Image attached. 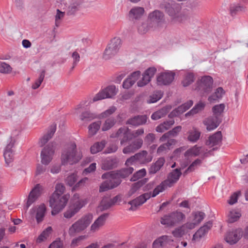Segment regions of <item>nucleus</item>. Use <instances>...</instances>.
I'll use <instances>...</instances> for the list:
<instances>
[{"label":"nucleus","mask_w":248,"mask_h":248,"mask_svg":"<svg viewBox=\"0 0 248 248\" xmlns=\"http://www.w3.org/2000/svg\"><path fill=\"white\" fill-rule=\"evenodd\" d=\"M147 120L148 117L145 115H138L128 119L127 124L134 126H139L145 124Z\"/></svg>","instance_id":"obj_29"},{"label":"nucleus","mask_w":248,"mask_h":248,"mask_svg":"<svg viewBox=\"0 0 248 248\" xmlns=\"http://www.w3.org/2000/svg\"><path fill=\"white\" fill-rule=\"evenodd\" d=\"M152 197L151 196V192L145 193L136 199L129 202L128 203L131 205V207L130 208L131 210H134L133 207H136L140 206L145 203L147 200Z\"/></svg>","instance_id":"obj_24"},{"label":"nucleus","mask_w":248,"mask_h":248,"mask_svg":"<svg viewBox=\"0 0 248 248\" xmlns=\"http://www.w3.org/2000/svg\"><path fill=\"white\" fill-rule=\"evenodd\" d=\"M222 140V134L220 131H217L209 137L206 144L208 146L213 147L219 144Z\"/></svg>","instance_id":"obj_32"},{"label":"nucleus","mask_w":248,"mask_h":248,"mask_svg":"<svg viewBox=\"0 0 248 248\" xmlns=\"http://www.w3.org/2000/svg\"><path fill=\"white\" fill-rule=\"evenodd\" d=\"M156 72V69L155 67H149L142 74V77L140 78L137 81V86L139 87H143L147 85L154 77Z\"/></svg>","instance_id":"obj_11"},{"label":"nucleus","mask_w":248,"mask_h":248,"mask_svg":"<svg viewBox=\"0 0 248 248\" xmlns=\"http://www.w3.org/2000/svg\"><path fill=\"white\" fill-rule=\"evenodd\" d=\"M144 9L140 6H135L131 8L128 13L129 17L132 19H139L144 15Z\"/></svg>","instance_id":"obj_30"},{"label":"nucleus","mask_w":248,"mask_h":248,"mask_svg":"<svg viewBox=\"0 0 248 248\" xmlns=\"http://www.w3.org/2000/svg\"><path fill=\"white\" fill-rule=\"evenodd\" d=\"M121 40L119 37H114L111 41L105 50L103 57L105 60H108L114 56L121 47Z\"/></svg>","instance_id":"obj_9"},{"label":"nucleus","mask_w":248,"mask_h":248,"mask_svg":"<svg viewBox=\"0 0 248 248\" xmlns=\"http://www.w3.org/2000/svg\"><path fill=\"white\" fill-rule=\"evenodd\" d=\"M241 216L240 211L238 209H233L230 211L228 215V221L233 223L237 221Z\"/></svg>","instance_id":"obj_43"},{"label":"nucleus","mask_w":248,"mask_h":248,"mask_svg":"<svg viewBox=\"0 0 248 248\" xmlns=\"http://www.w3.org/2000/svg\"><path fill=\"white\" fill-rule=\"evenodd\" d=\"M213 80L211 77L205 76L201 78L196 83V90L201 95L204 96L211 92L213 86Z\"/></svg>","instance_id":"obj_8"},{"label":"nucleus","mask_w":248,"mask_h":248,"mask_svg":"<svg viewBox=\"0 0 248 248\" xmlns=\"http://www.w3.org/2000/svg\"><path fill=\"white\" fill-rule=\"evenodd\" d=\"M108 214L107 213L103 214L100 216L92 224L90 227V232L94 233L98 231L105 224Z\"/></svg>","instance_id":"obj_22"},{"label":"nucleus","mask_w":248,"mask_h":248,"mask_svg":"<svg viewBox=\"0 0 248 248\" xmlns=\"http://www.w3.org/2000/svg\"><path fill=\"white\" fill-rule=\"evenodd\" d=\"M169 237L167 235L162 236L156 239L153 243L154 248H158L164 246L166 242L169 240Z\"/></svg>","instance_id":"obj_49"},{"label":"nucleus","mask_w":248,"mask_h":248,"mask_svg":"<svg viewBox=\"0 0 248 248\" xmlns=\"http://www.w3.org/2000/svg\"><path fill=\"white\" fill-rule=\"evenodd\" d=\"M16 139L14 137H10L8 140V143L7 144L3 153L5 163L8 165L14 160V151L12 149Z\"/></svg>","instance_id":"obj_13"},{"label":"nucleus","mask_w":248,"mask_h":248,"mask_svg":"<svg viewBox=\"0 0 248 248\" xmlns=\"http://www.w3.org/2000/svg\"><path fill=\"white\" fill-rule=\"evenodd\" d=\"M78 212L72 207L69 206L68 208L63 213V217L66 218H71Z\"/></svg>","instance_id":"obj_63"},{"label":"nucleus","mask_w":248,"mask_h":248,"mask_svg":"<svg viewBox=\"0 0 248 248\" xmlns=\"http://www.w3.org/2000/svg\"><path fill=\"white\" fill-rule=\"evenodd\" d=\"M162 95L163 93L161 91H156L149 96L147 100V102L148 104L155 103L161 98Z\"/></svg>","instance_id":"obj_51"},{"label":"nucleus","mask_w":248,"mask_h":248,"mask_svg":"<svg viewBox=\"0 0 248 248\" xmlns=\"http://www.w3.org/2000/svg\"><path fill=\"white\" fill-rule=\"evenodd\" d=\"M171 107L170 105L166 106L161 109L154 112L151 115V119L153 120H157L164 117L170 111Z\"/></svg>","instance_id":"obj_33"},{"label":"nucleus","mask_w":248,"mask_h":248,"mask_svg":"<svg viewBox=\"0 0 248 248\" xmlns=\"http://www.w3.org/2000/svg\"><path fill=\"white\" fill-rule=\"evenodd\" d=\"M144 133V130L143 128H139L130 132H128L129 140L140 138V137L143 135Z\"/></svg>","instance_id":"obj_53"},{"label":"nucleus","mask_w":248,"mask_h":248,"mask_svg":"<svg viewBox=\"0 0 248 248\" xmlns=\"http://www.w3.org/2000/svg\"><path fill=\"white\" fill-rule=\"evenodd\" d=\"M181 174L180 169H175L169 173L167 179L165 181L171 187L179 180Z\"/></svg>","instance_id":"obj_26"},{"label":"nucleus","mask_w":248,"mask_h":248,"mask_svg":"<svg viewBox=\"0 0 248 248\" xmlns=\"http://www.w3.org/2000/svg\"><path fill=\"white\" fill-rule=\"evenodd\" d=\"M143 143L142 138L136 139L129 145L123 149V152L124 154L133 153L142 147Z\"/></svg>","instance_id":"obj_19"},{"label":"nucleus","mask_w":248,"mask_h":248,"mask_svg":"<svg viewBox=\"0 0 248 248\" xmlns=\"http://www.w3.org/2000/svg\"><path fill=\"white\" fill-rule=\"evenodd\" d=\"M187 140L191 142H197L200 138L201 133L195 127H193L187 132Z\"/></svg>","instance_id":"obj_39"},{"label":"nucleus","mask_w":248,"mask_h":248,"mask_svg":"<svg viewBox=\"0 0 248 248\" xmlns=\"http://www.w3.org/2000/svg\"><path fill=\"white\" fill-rule=\"evenodd\" d=\"M193 105V101L189 100L186 103L178 107L177 108L172 110L169 114V117L170 118L178 116L187 110Z\"/></svg>","instance_id":"obj_27"},{"label":"nucleus","mask_w":248,"mask_h":248,"mask_svg":"<svg viewBox=\"0 0 248 248\" xmlns=\"http://www.w3.org/2000/svg\"><path fill=\"white\" fill-rule=\"evenodd\" d=\"M176 142V140L173 139L169 140L167 143L159 146L157 150V153L160 155L167 152L170 149V147L174 145Z\"/></svg>","instance_id":"obj_35"},{"label":"nucleus","mask_w":248,"mask_h":248,"mask_svg":"<svg viewBox=\"0 0 248 248\" xmlns=\"http://www.w3.org/2000/svg\"><path fill=\"white\" fill-rule=\"evenodd\" d=\"M225 108V105L223 104L215 106L213 108V116L219 118L221 113L223 112Z\"/></svg>","instance_id":"obj_54"},{"label":"nucleus","mask_w":248,"mask_h":248,"mask_svg":"<svg viewBox=\"0 0 248 248\" xmlns=\"http://www.w3.org/2000/svg\"><path fill=\"white\" fill-rule=\"evenodd\" d=\"M85 0H64L60 3V8L64 11H62L58 9L55 16V26L59 27L63 19L65 13L68 15H74L79 9V6L83 3Z\"/></svg>","instance_id":"obj_3"},{"label":"nucleus","mask_w":248,"mask_h":248,"mask_svg":"<svg viewBox=\"0 0 248 248\" xmlns=\"http://www.w3.org/2000/svg\"><path fill=\"white\" fill-rule=\"evenodd\" d=\"M110 137L111 138L119 139L121 144L122 145L129 140L128 129L126 127H121L116 132L112 133Z\"/></svg>","instance_id":"obj_21"},{"label":"nucleus","mask_w":248,"mask_h":248,"mask_svg":"<svg viewBox=\"0 0 248 248\" xmlns=\"http://www.w3.org/2000/svg\"><path fill=\"white\" fill-rule=\"evenodd\" d=\"M201 160L199 159H196L185 171V172H184V174L186 175L189 172L193 171L198 166L201 165Z\"/></svg>","instance_id":"obj_59"},{"label":"nucleus","mask_w":248,"mask_h":248,"mask_svg":"<svg viewBox=\"0 0 248 248\" xmlns=\"http://www.w3.org/2000/svg\"><path fill=\"white\" fill-rule=\"evenodd\" d=\"M204 217V214L203 212H199L193 214L189 218L197 225L203 219Z\"/></svg>","instance_id":"obj_56"},{"label":"nucleus","mask_w":248,"mask_h":248,"mask_svg":"<svg viewBox=\"0 0 248 248\" xmlns=\"http://www.w3.org/2000/svg\"><path fill=\"white\" fill-rule=\"evenodd\" d=\"M82 153L80 149H78L75 142L67 144L63 150L61 155L62 165H73L78 162L82 157Z\"/></svg>","instance_id":"obj_4"},{"label":"nucleus","mask_w":248,"mask_h":248,"mask_svg":"<svg viewBox=\"0 0 248 248\" xmlns=\"http://www.w3.org/2000/svg\"><path fill=\"white\" fill-rule=\"evenodd\" d=\"M164 14L158 10H155L150 13L148 16L149 21L155 24H158L164 20Z\"/></svg>","instance_id":"obj_31"},{"label":"nucleus","mask_w":248,"mask_h":248,"mask_svg":"<svg viewBox=\"0 0 248 248\" xmlns=\"http://www.w3.org/2000/svg\"><path fill=\"white\" fill-rule=\"evenodd\" d=\"M120 200V197L116 196L111 199L108 197H104L100 202L97 208V212H102L115 205Z\"/></svg>","instance_id":"obj_14"},{"label":"nucleus","mask_w":248,"mask_h":248,"mask_svg":"<svg viewBox=\"0 0 248 248\" xmlns=\"http://www.w3.org/2000/svg\"><path fill=\"white\" fill-rule=\"evenodd\" d=\"M224 93V90L221 87L217 89L215 93L208 97V101L210 103H213L222 97L223 94Z\"/></svg>","instance_id":"obj_47"},{"label":"nucleus","mask_w":248,"mask_h":248,"mask_svg":"<svg viewBox=\"0 0 248 248\" xmlns=\"http://www.w3.org/2000/svg\"><path fill=\"white\" fill-rule=\"evenodd\" d=\"M43 190L42 186L39 184L36 185L32 190L30 192L26 203L27 209L35 202L42 194Z\"/></svg>","instance_id":"obj_16"},{"label":"nucleus","mask_w":248,"mask_h":248,"mask_svg":"<svg viewBox=\"0 0 248 248\" xmlns=\"http://www.w3.org/2000/svg\"><path fill=\"white\" fill-rule=\"evenodd\" d=\"M116 110V108L115 107H110L107 110L99 114L98 116V118L103 119L107 118L114 113Z\"/></svg>","instance_id":"obj_57"},{"label":"nucleus","mask_w":248,"mask_h":248,"mask_svg":"<svg viewBox=\"0 0 248 248\" xmlns=\"http://www.w3.org/2000/svg\"><path fill=\"white\" fill-rule=\"evenodd\" d=\"M137 159H138V163L145 164L151 162L152 160V156L149 155L146 151H142L141 152L136 154Z\"/></svg>","instance_id":"obj_34"},{"label":"nucleus","mask_w":248,"mask_h":248,"mask_svg":"<svg viewBox=\"0 0 248 248\" xmlns=\"http://www.w3.org/2000/svg\"><path fill=\"white\" fill-rule=\"evenodd\" d=\"M160 8L170 17L173 24L183 23L186 16L181 12L180 5L172 0H165L160 5Z\"/></svg>","instance_id":"obj_2"},{"label":"nucleus","mask_w":248,"mask_h":248,"mask_svg":"<svg viewBox=\"0 0 248 248\" xmlns=\"http://www.w3.org/2000/svg\"><path fill=\"white\" fill-rule=\"evenodd\" d=\"M12 67L7 63L0 61V73L8 74L11 73Z\"/></svg>","instance_id":"obj_55"},{"label":"nucleus","mask_w":248,"mask_h":248,"mask_svg":"<svg viewBox=\"0 0 248 248\" xmlns=\"http://www.w3.org/2000/svg\"><path fill=\"white\" fill-rule=\"evenodd\" d=\"M220 118L214 116H211L203 122L204 124L206 126V129L208 131H211L216 129L221 123Z\"/></svg>","instance_id":"obj_28"},{"label":"nucleus","mask_w":248,"mask_h":248,"mask_svg":"<svg viewBox=\"0 0 248 248\" xmlns=\"http://www.w3.org/2000/svg\"><path fill=\"white\" fill-rule=\"evenodd\" d=\"M52 231V228L51 227L46 228L38 237L36 239V242L40 243L46 240Z\"/></svg>","instance_id":"obj_46"},{"label":"nucleus","mask_w":248,"mask_h":248,"mask_svg":"<svg viewBox=\"0 0 248 248\" xmlns=\"http://www.w3.org/2000/svg\"><path fill=\"white\" fill-rule=\"evenodd\" d=\"M32 215H34L37 223L41 222L46 213V206L44 203H41L34 206L31 210Z\"/></svg>","instance_id":"obj_15"},{"label":"nucleus","mask_w":248,"mask_h":248,"mask_svg":"<svg viewBox=\"0 0 248 248\" xmlns=\"http://www.w3.org/2000/svg\"><path fill=\"white\" fill-rule=\"evenodd\" d=\"M146 181L145 180H141L133 184L130 190V195L134 193L139 188L142 186L145 183Z\"/></svg>","instance_id":"obj_62"},{"label":"nucleus","mask_w":248,"mask_h":248,"mask_svg":"<svg viewBox=\"0 0 248 248\" xmlns=\"http://www.w3.org/2000/svg\"><path fill=\"white\" fill-rule=\"evenodd\" d=\"M204 107V103L201 101L200 102L191 110L186 114V116L187 117L188 116L194 115L198 113L199 111L203 109Z\"/></svg>","instance_id":"obj_50"},{"label":"nucleus","mask_w":248,"mask_h":248,"mask_svg":"<svg viewBox=\"0 0 248 248\" xmlns=\"http://www.w3.org/2000/svg\"><path fill=\"white\" fill-rule=\"evenodd\" d=\"M174 124V120L165 121L164 123L160 124L156 127V131L157 132L162 133L169 129Z\"/></svg>","instance_id":"obj_41"},{"label":"nucleus","mask_w":248,"mask_h":248,"mask_svg":"<svg viewBox=\"0 0 248 248\" xmlns=\"http://www.w3.org/2000/svg\"><path fill=\"white\" fill-rule=\"evenodd\" d=\"M79 111L81 112L79 118L82 121L88 122L96 118L94 114L91 113L89 110L81 108Z\"/></svg>","instance_id":"obj_40"},{"label":"nucleus","mask_w":248,"mask_h":248,"mask_svg":"<svg viewBox=\"0 0 248 248\" xmlns=\"http://www.w3.org/2000/svg\"><path fill=\"white\" fill-rule=\"evenodd\" d=\"M87 203L86 199L80 198L79 194H75L72 197L70 206L78 213Z\"/></svg>","instance_id":"obj_23"},{"label":"nucleus","mask_w":248,"mask_h":248,"mask_svg":"<svg viewBox=\"0 0 248 248\" xmlns=\"http://www.w3.org/2000/svg\"><path fill=\"white\" fill-rule=\"evenodd\" d=\"M243 235L241 229H237L228 232L225 237L226 242L231 245L236 243Z\"/></svg>","instance_id":"obj_17"},{"label":"nucleus","mask_w":248,"mask_h":248,"mask_svg":"<svg viewBox=\"0 0 248 248\" xmlns=\"http://www.w3.org/2000/svg\"><path fill=\"white\" fill-rule=\"evenodd\" d=\"M146 174V170L145 169H141L134 174L130 180L131 181H136L145 176Z\"/></svg>","instance_id":"obj_61"},{"label":"nucleus","mask_w":248,"mask_h":248,"mask_svg":"<svg viewBox=\"0 0 248 248\" xmlns=\"http://www.w3.org/2000/svg\"><path fill=\"white\" fill-rule=\"evenodd\" d=\"M182 129L181 126H177L174 127L172 130L163 134L159 139L160 141H165L167 139L170 138V137H176Z\"/></svg>","instance_id":"obj_37"},{"label":"nucleus","mask_w":248,"mask_h":248,"mask_svg":"<svg viewBox=\"0 0 248 248\" xmlns=\"http://www.w3.org/2000/svg\"><path fill=\"white\" fill-rule=\"evenodd\" d=\"M194 75L192 73H187L185 75L182 84L184 87L188 86L194 81Z\"/></svg>","instance_id":"obj_52"},{"label":"nucleus","mask_w":248,"mask_h":248,"mask_svg":"<svg viewBox=\"0 0 248 248\" xmlns=\"http://www.w3.org/2000/svg\"><path fill=\"white\" fill-rule=\"evenodd\" d=\"M186 218L185 215L176 210L164 215L160 219L161 224L168 227H172L181 224Z\"/></svg>","instance_id":"obj_6"},{"label":"nucleus","mask_w":248,"mask_h":248,"mask_svg":"<svg viewBox=\"0 0 248 248\" xmlns=\"http://www.w3.org/2000/svg\"><path fill=\"white\" fill-rule=\"evenodd\" d=\"M118 89L115 85H110L101 90L93 98V102L106 98H111L118 93Z\"/></svg>","instance_id":"obj_10"},{"label":"nucleus","mask_w":248,"mask_h":248,"mask_svg":"<svg viewBox=\"0 0 248 248\" xmlns=\"http://www.w3.org/2000/svg\"><path fill=\"white\" fill-rule=\"evenodd\" d=\"M65 190V187L62 184H58L55 186V190L53 194H56L57 196H62Z\"/></svg>","instance_id":"obj_64"},{"label":"nucleus","mask_w":248,"mask_h":248,"mask_svg":"<svg viewBox=\"0 0 248 248\" xmlns=\"http://www.w3.org/2000/svg\"><path fill=\"white\" fill-rule=\"evenodd\" d=\"M93 219L92 214L88 213L74 222L68 228V233L70 236L74 237L77 234L85 230Z\"/></svg>","instance_id":"obj_5"},{"label":"nucleus","mask_w":248,"mask_h":248,"mask_svg":"<svg viewBox=\"0 0 248 248\" xmlns=\"http://www.w3.org/2000/svg\"><path fill=\"white\" fill-rule=\"evenodd\" d=\"M106 144L105 140H102L101 142H98L94 143L91 147V152L92 154H96L101 151L104 148Z\"/></svg>","instance_id":"obj_48"},{"label":"nucleus","mask_w":248,"mask_h":248,"mask_svg":"<svg viewBox=\"0 0 248 248\" xmlns=\"http://www.w3.org/2000/svg\"><path fill=\"white\" fill-rule=\"evenodd\" d=\"M212 226V223L210 222H207L203 226L201 227L193 235V240L199 241L204 237Z\"/></svg>","instance_id":"obj_25"},{"label":"nucleus","mask_w":248,"mask_h":248,"mask_svg":"<svg viewBox=\"0 0 248 248\" xmlns=\"http://www.w3.org/2000/svg\"><path fill=\"white\" fill-rule=\"evenodd\" d=\"M101 121H97L90 124L88 126L89 135L93 136L95 135L100 128Z\"/></svg>","instance_id":"obj_45"},{"label":"nucleus","mask_w":248,"mask_h":248,"mask_svg":"<svg viewBox=\"0 0 248 248\" xmlns=\"http://www.w3.org/2000/svg\"><path fill=\"white\" fill-rule=\"evenodd\" d=\"M54 148L52 145L48 144L45 146L41 153V160L42 164L48 165L53 159Z\"/></svg>","instance_id":"obj_12"},{"label":"nucleus","mask_w":248,"mask_h":248,"mask_svg":"<svg viewBox=\"0 0 248 248\" xmlns=\"http://www.w3.org/2000/svg\"><path fill=\"white\" fill-rule=\"evenodd\" d=\"M133 171V168L129 167L116 172L111 171L104 173L102 175V178L108 180L101 184L99 191L104 192L117 187L121 182V178L126 177Z\"/></svg>","instance_id":"obj_1"},{"label":"nucleus","mask_w":248,"mask_h":248,"mask_svg":"<svg viewBox=\"0 0 248 248\" xmlns=\"http://www.w3.org/2000/svg\"><path fill=\"white\" fill-rule=\"evenodd\" d=\"M187 232L186 230L184 227L182 225L181 226L176 228L172 232L173 235L175 237H181L185 234Z\"/></svg>","instance_id":"obj_58"},{"label":"nucleus","mask_w":248,"mask_h":248,"mask_svg":"<svg viewBox=\"0 0 248 248\" xmlns=\"http://www.w3.org/2000/svg\"><path fill=\"white\" fill-rule=\"evenodd\" d=\"M116 121L114 117H109L103 123L101 130L106 131L111 129L116 124Z\"/></svg>","instance_id":"obj_42"},{"label":"nucleus","mask_w":248,"mask_h":248,"mask_svg":"<svg viewBox=\"0 0 248 248\" xmlns=\"http://www.w3.org/2000/svg\"><path fill=\"white\" fill-rule=\"evenodd\" d=\"M175 74L171 72L160 73L157 77L158 85L170 84L174 79Z\"/></svg>","instance_id":"obj_20"},{"label":"nucleus","mask_w":248,"mask_h":248,"mask_svg":"<svg viewBox=\"0 0 248 248\" xmlns=\"http://www.w3.org/2000/svg\"><path fill=\"white\" fill-rule=\"evenodd\" d=\"M56 125L52 124L49 128L47 133L40 140V144L41 146L45 144L53 136L56 131Z\"/></svg>","instance_id":"obj_36"},{"label":"nucleus","mask_w":248,"mask_h":248,"mask_svg":"<svg viewBox=\"0 0 248 248\" xmlns=\"http://www.w3.org/2000/svg\"><path fill=\"white\" fill-rule=\"evenodd\" d=\"M165 163V159L163 157L159 158L155 163L153 165L150 169L151 173H155L158 171L163 166Z\"/></svg>","instance_id":"obj_44"},{"label":"nucleus","mask_w":248,"mask_h":248,"mask_svg":"<svg viewBox=\"0 0 248 248\" xmlns=\"http://www.w3.org/2000/svg\"><path fill=\"white\" fill-rule=\"evenodd\" d=\"M45 76V71L43 70L39 76L38 78L36 80L35 82L32 85V88L33 89H37L38 88L42 83Z\"/></svg>","instance_id":"obj_60"},{"label":"nucleus","mask_w":248,"mask_h":248,"mask_svg":"<svg viewBox=\"0 0 248 248\" xmlns=\"http://www.w3.org/2000/svg\"><path fill=\"white\" fill-rule=\"evenodd\" d=\"M207 150L201 146L196 145L187 150L185 153L186 157L196 156L201 155L202 156L206 157L208 155Z\"/></svg>","instance_id":"obj_18"},{"label":"nucleus","mask_w":248,"mask_h":248,"mask_svg":"<svg viewBox=\"0 0 248 248\" xmlns=\"http://www.w3.org/2000/svg\"><path fill=\"white\" fill-rule=\"evenodd\" d=\"M69 197L67 195L59 196L56 194H52L49 201V206L52 208L51 213L52 216L58 214L63 210L67 203Z\"/></svg>","instance_id":"obj_7"},{"label":"nucleus","mask_w":248,"mask_h":248,"mask_svg":"<svg viewBox=\"0 0 248 248\" xmlns=\"http://www.w3.org/2000/svg\"><path fill=\"white\" fill-rule=\"evenodd\" d=\"M170 187L168 184L164 180L162 181L159 185H157L151 192V196L152 197H155L160 193L164 192L168 188Z\"/></svg>","instance_id":"obj_38"}]
</instances>
